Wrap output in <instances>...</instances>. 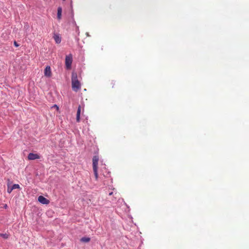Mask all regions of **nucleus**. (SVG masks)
Wrapping results in <instances>:
<instances>
[{"label": "nucleus", "mask_w": 249, "mask_h": 249, "mask_svg": "<svg viewBox=\"0 0 249 249\" xmlns=\"http://www.w3.org/2000/svg\"><path fill=\"white\" fill-rule=\"evenodd\" d=\"M7 207V205L6 204H5L4 206V208L6 209Z\"/></svg>", "instance_id": "17"}, {"label": "nucleus", "mask_w": 249, "mask_h": 249, "mask_svg": "<svg viewBox=\"0 0 249 249\" xmlns=\"http://www.w3.org/2000/svg\"><path fill=\"white\" fill-rule=\"evenodd\" d=\"M45 76L50 77L52 75L51 69L50 66H48L46 67L44 71Z\"/></svg>", "instance_id": "6"}, {"label": "nucleus", "mask_w": 249, "mask_h": 249, "mask_svg": "<svg viewBox=\"0 0 249 249\" xmlns=\"http://www.w3.org/2000/svg\"><path fill=\"white\" fill-rule=\"evenodd\" d=\"M99 161V157L98 156H94L92 158V167L93 170L95 178V179L97 180L98 178V164Z\"/></svg>", "instance_id": "2"}, {"label": "nucleus", "mask_w": 249, "mask_h": 249, "mask_svg": "<svg viewBox=\"0 0 249 249\" xmlns=\"http://www.w3.org/2000/svg\"><path fill=\"white\" fill-rule=\"evenodd\" d=\"M38 201L43 204H48L50 203L49 200L46 198L42 196H38Z\"/></svg>", "instance_id": "4"}, {"label": "nucleus", "mask_w": 249, "mask_h": 249, "mask_svg": "<svg viewBox=\"0 0 249 249\" xmlns=\"http://www.w3.org/2000/svg\"><path fill=\"white\" fill-rule=\"evenodd\" d=\"M71 86L73 90L78 91L81 88V84L77 79L76 72H72L71 74Z\"/></svg>", "instance_id": "1"}, {"label": "nucleus", "mask_w": 249, "mask_h": 249, "mask_svg": "<svg viewBox=\"0 0 249 249\" xmlns=\"http://www.w3.org/2000/svg\"><path fill=\"white\" fill-rule=\"evenodd\" d=\"M0 236H1L5 239H7L8 238V235L6 233L5 234L0 233Z\"/></svg>", "instance_id": "11"}, {"label": "nucleus", "mask_w": 249, "mask_h": 249, "mask_svg": "<svg viewBox=\"0 0 249 249\" xmlns=\"http://www.w3.org/2000/svg\"><path fill=\"white\" fill-rule=\"evenodd\" d=\"M81 106H79L78 109H77V113H76V121L77 122H79L80 120V114H81Z\"/></svg>", "instance_id": "7"}, {"label": "nucleus", "mask_w": 249, "mask_h": 249, "mask_svg": "<svg viewBox=\"0 0 249 249\" xmlns=\"http://www.w3.org/2000/svg\"><path fill=\"white\" fill-rule=\"evenodd\" d=\"M19 185L18 184H14L12 188L13 189H18L19 188Z\"/></svg>", "instance_id": "12"}, {"label": "nucleus", "mask_w": 249, "mask_h": 249, "mask_svg": "<svg viewBox=\"0 0 249 249\" xmlns=\"http://www.w3.org/2000/svg\"><path fill=\"white\" fill-rule=\"evenodd\" d=\"M53 107H55V108H56V109H57V110H59V107H58L57 105H54L53 106Z\"/></svg>", "instance_id": "16"}, {"label": "nucleus", "mask_w": 249, "mask_h": 249, "mask_svg": "<svg viewBox=\"0 0 249 249\" xmlns=\"http://www.w3.org/2000/svg\"><path fill=\"white\" fill-rule=\"evenodd\" d=\"M53 37L56 43L59 44L61 42V38L59 35L54 34Z\"/></svg>", "instance_id": "8"}, {"label": "nucleus", "mask_w": 249, "mask_h": 249, "mask_svg": "<svg viewBox=\"0 0 249 249\" xmlns=\"http://www.w3.org/2000/svg\"><path fill=\"white\" fill-rule=\"evenodd\" d=\"M72 62V56L71 54L66 55L65 58V65L66 69L69 70L71 68Z\"/></svg>", "instance_id": "3"}, {"label": "nucleus", "mask_w": 249, "mask_h": 249, "mask_svg": "<svg viewBox=\"0 0 249 249\" xmlns=\"http://www.w3.org/2000/svg\"><path fill=\"white\" fill-rule=\"evenodd\" d=\"M28 158L29 160H34L40 158V156L37 154L30 153L28 156Z\"/></svg>", "instance_id": "5"}, {"label": "nucleus", "mask_w": 249, "mask_h": 249, "mask_svg": "<svg viewBox=\"0 0 249 249\" xmlns=\"http://www.w3.org/2000/svg\"><path fill=\"white\" fill-rule=\"evenodd\" d=\"M90 240V238L86 237H82L81 239V241H82L83 242H85V243H88V242H89Z\"/></svg>", "instance_id": "10"}, {"label": "nucleus", "mask_w": 249, "mask_h": 249, "mask_svg": "<svg viewBox=\"0 0 249 249\" xmlns=\"http://www.w3.org/2000/svg\"><path fill=\"white\" fill-rule=\"evenodd\" d=\"M14 44L15 46H16V47H18L19 46L18 44V43L16 41H14Z\"/></svg>", "instance_id": "13"}, {"label": "nucleus", "mask_w": 249, "mask_h": 249, "mask_svg": "<svg viewBox=\"0 0 249 249\" xmlns=\"http://www.w3.org/2000/svg\"><path fill=\"white\" fill-rule=\"evenodd\" d=\"M112 193L109 194L110 195H112Z\"/></svg>", "instance_id": "18"}, {"label": "nucleus", "mask_w": 249, "mask_h": 249, "mask_svg": "<svg viewBox=\"0 0 249 249\" xmlns=\"http://www.w3.org/2000/svg\"><path fill=\"white\" fill-rule=\"evenodd\" d=\"M110 85L112 87V88H114V86L115 85V82L112 81L111 83H110Z\"/></svg>", "instance_id": "14"}, {"label": "nucleus", "mask_w": 249, "mask_h": 249, "mask_svg": "<svg viewBox=\"0 0 249 249\" xmlns=\"http://www.w3.org/2000/svg\"><path fill=\"white\" fill-rule=\"evenodd\" d=\"M62 9L61 7H59L57 9V18L60 19L61 18Z\"/></svg>", "instance_id": "9"}, {"label": "nucleus", "mask_w": 249, "mask_h": 249, "mask_svg": "<svg viewBox=\"0 0 249 249\" xmlns=\"http://www.w3.org/2000/svg\"><path fill=\"white\" fill-rule=\"evenodd\" d=\"M13 189H12V188H11V189L10 188H8L7 189V192L9 193H11V192L12 191Z\"/></svg>", "instance_id": "15"}]
</instances>
